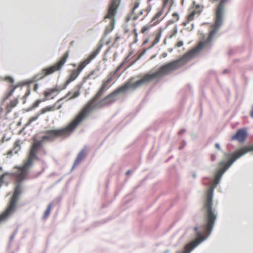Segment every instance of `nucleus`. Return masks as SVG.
<instances>
[{"instance_id": "nucleus-51", "label": "nucleus", "mask_w": 253, "mask_h": 253, "mask_svg": "<svg viewBox=\"0 0 253 253\" xmlns=\"http://www.w3.org/2000/svg\"><path fill=\"white\" fill-rule=\"evenodd\" d=\"M186 131V129L185 128L181 129L178 133L179 135L182 134L183 133L185 132Z\"/></svg>"}, {"instance_id": "nucleus-45", "label": "nucleus", "mask_w": 253, "mask_h": 253, "mask_svg": "<svg viewBox=\"0 0 253 253\" xmlns=\"http://www.w3.org/2000/svg\"><path fill=\"white\" fill-rule=\"evenodd\" d=\"M96 50H95L94 51H92L88 56L91 57H93V59H94L97 55V54H96Z\"/></svg>"}, {"instance_id": "nucleus-46", "label": "nucleus", "mask_w": 253, "mask_h": 253, "mask_svg": "<svg viewBox=\"0 0 253 253\" xmlns=\"http://www.w3.org/2000/svg\"><path fill=\"white\" fill-rule=\"evenodd\" d=\"M30 93H31V91H30V89H28L27 91V92H26V93L25 94L24 97L26 98V97H27L30 94Z\"/></svg>"}, {"instance_id": "nucleus-14", "label": "nucleus", "mask_w": 253, "mask_h": 253, "mask_svg": "<svg viewBox=\"0 0 253 253\" xmlns=\"http://www.w3.org/2000/svg\"><path fill=\"white\" fill-rule=\"evenodd\" d=\"M79 73L76 70L72 71L69 78L66 81V85H68L71 82L74 81L79 75Z\"/></svg>"}, {"instance_id": "nucleus-49", "label": "nucleus", "mask_w": 253, "mask_h": 253, "mask_svg": "<svg viewBox=\"0 0 253 253\" xmlns=\"http://www.w3.org/2000/svg\"><path fill=\"white\" fill-rule=\"evenodd\" d=\"M169 0H163V7L164 8L167 5Z\"/></svg>"}, {"instance_id": "nucleus-59", "label": "nucleus", "mask_w": 253, "mask_h": 253, "mask_svg": "<svg viewBox=\"0 0 253 253\" xmlns=\"http://www.w3.org/2000/svg\"><path fill=\"white\" fill-rule=\"evenodd\" d=\"M131 19V15H128L126 18V22H128Z\"/></svg>"}, {"instance_id": "nucleus-17", "label": "nucleus", "mask_w": 253, "mask_h": 253, "mask_svg": "<svg viewBox=\"0 0 253 253\" xmlns=\"http://www.w3.org/2000/svg\"><path fill=\"white\" fill-rule=\"evenodd\" d=\"M99 70H93L87 77L84 78V80L88 78L95 79L98 76V72Z\"/></svg>"}, {"instance_id": "nucleus-23", "label": "nucleus", "mask_w": 253, "mask_h": 253, "mask_svg": "<svg viewBox=\"0 0 253 253\" xmlns=\"http://www.w3.org/2000/svg\"><path fill=\"white\" fill-rule=\"evenodd\" d=\"M160 22L159 20L156 21L154 24L149 25L148 26H144L141 29V33L144 34L146 31L149 30L152 26L156 25Z\"/></svg>"}, {"instance_id": "nucleus-43", "label": "nucleus", "mask_w": 253, "mask_h": 253, "mask_svg": "<svg viewBox=\"0 0 253 253\" xmlns=\"http://www.w3.org/2000/svg\"><path fill=\"white\" fill-rule=\"evenodd\" d=\"M125 64V62H123L121 64V65H120L116 69L114 73H116V74L117 73V72L121 69V68L122 67V66L124 65V64Z\"/></svg>"}, {"instance_id": "nucleus-7", "label": "nucleus", "mask_w": 253, "mask_h": 253, "mask_svg": "<svg viewBox=\"0 0 253 253\" xmlns=\"http://www.w3.org/2000/svg\"><path fill=\"white\" fill-rule=\"evenodd\" d=\"M69 56V51H67L61 59L55 65L50 66L48 68H44L42 71L44 73V75H42L41 73L37 74L35 75L31 80L25 82L23 84H30L40 79H43L45 76H47L53 73L55 71L60 70L65 63L66 62Z\"/></svg>"}, {"instance_id": "nucleus-12", "label": "nucleus", "mask_w": 253, "mask_h": 253, "mask_svg": "<svg viewBox=\"0 0 253 253\" xmlns=\"http://www.w3.org/2000/svg\"><path fill=\"white\" fill-rule=\"evenodd\" d=\"M227 0H221L217 6L215 15L224 18V4Z\"/></svg>"}, {"instance_id": "nucleus-8", "label": "nucleus", "mask_w": 253, "mask_h": 253, "mask_svg": "<svg viewBox=\"0 0 253 253\" xmlns=\"http://www.w3.org/2000/svg\"><path fill=\"white\" fill-rule=\"evenodd\" d=\"M251 151H253V146L244 147L237 150L232 154L225 153L224 155L226 158H231V159L229 160L228 163L225 160L220 161L219 163V166L224 168L225 170H227L236 160Z\"/></svg>"}, {"instance_id": "nucleus-34", "label": "nucleus", "mask_w": 253, "mask_h": 253, "mask_svg": "<svg viewBox=\"0 0 253 253\" xmlns=\"http://www.w3.org/2000/svg\"><path fill=\"white\" fill-rule=\"evenodd\" d=\"M52 107L51 106H47L45 108H42L41 110V114H42L46 113L47 111H50L52 110Z\"/></svg>"}, {"instance_id": "nucleus-11", "label": "nucleus", "mask_w": 253, "mask_h": 253, "mask_svg": "<svg viewBox=\"0 0 253 253\" xmlns=\"http://www.w3.org/2000/svg\"><path fill=\"white\" fill-rule=\"evenodd\" d=\"M121 0H112L109 7V12L113 16H115L117 12Z\"/></svg>"}, {"instance_id": "nucleus-2", "label": "nucleus", "mask_w": 253, "mask_h": 253, "mask_svg": "<svg viewBox=\"0 0 253 253\" xmlns=\"http://www.w3.org/2000/svg\"><path fill=\"white\" fill-rule=\"evenodd\" d=\"M223 23L224 18L215 15L214 23L211 26L213 29L210 32L207 39L205 41L201 42L197 47L193 48L186 52L180 58L161 66L160 68L164 75H166L169 74V71L177 69L180 62L182 61L186 62L190 59L193 58L197 53L204 48L206 44L211 42L214 35L219 31Z\"/></svg>"}, {"instance_id": "nucleus-38", "label": "nucleus", "mask_w": 253, "mask_h": 253, "mask_svg": "<svg viewBox=\"0 0 253 253\" xmlns=\"http://www.w3.org/2000/svg\"><path fill=\"white\" fill-rule=\"evenodd\" d=\"M81 161L80 160H79L78 158H76V160H75L74 162V164H73V167H72V168L71 170V171H72L74 167L77 165H78Z\"/></svg>"}, {"instance_id": "nucleus-24", "label": "nucleus", "mask_w": 253, "mask_h": 253, "mask_svg": "<svg viewBox=\"0 0 253 253\" xmlns=\"http://www.w3.org/2000/svg\"><path fill=\"white\" fill-rule=\"evenodd\" d=\"M116 74V73H110L108 76V79L106 81L103 82V84L107 86L112 80L113 77Z\"/></svg>"}, {"instance_id": "nucleus-63", "label": "nucleus", "mask_w": 253, "mask_h": 253, "mask_svg": "<svg viewBox=\"0 0 253 253\" xmlns=\"http://www.w3.org/2000/svg\"><path fill=\"white\" fill-rule=\"evenodd\" d=\"M63 179V177H61L60 178H59L58 180H57L55 183H54V184H57V183H58L59 182H60Z\"/></svg>"}, {"instance_id": "nucleus-27", "label": "nucleus", "mask_w": 253, "mask_h": 253, "mask_svg": "<svg viewBox=\"0 0 253 253\" xmlns=\"http://www.w3.org/2000/svg\"><path fill=\"white\" fill-rule=\"evenodd\" d=\"M86 65V63H85V61H82L79 66L78 68L76 70L80 74V73L82 71V70L85 68V67Z\"/></svg>"}, {"instance_id": "nucleus-35", "label": "nucleus", "mask_w": 253, "mask_h": 253, "mask_svg": "<svg viewBox=\"0 0 253 253\" xmlns=\"http://www.w3.org/2000/svg\"><path fill=\"white\" fill-rule=\"evenodd\" d=\"M18 103V100L17 98L13 100L10 101V107L11 108L15 107Z\"/></svg>"}, {"instance_id": "nucleus-56", "label": "nucleus", "mask_w": 253, "mask_h": 253, "mask_svg": "<svg viewBox=\"0 0 253 253\" xmlns=\"http://www.w3.org/2000/svg\"><path fill=\"white\" fill-rule=\"evenodd\" d=\"M139 5H140V3L139 2H136L135 3V5H134V9L137 8L139 7Z\"/></svg>"}, {"instance_id": "nucleus-30", "label": "nucleus", "mask_w": 253, "mask_h": 253, "mask_svg": "<svg viewBox=\"0 0 253 253\" xmlns=\"http://www.w3.org/2000/svg\"><path fill=\"white\" fill-rule=\"evenodd\" d=\"M45 99H42V100H41V99H38L32 105V107H33V108L35 109L36 108L38 107L40 104L42 102H43L44 101H45Z\"/></svg>"}, {"instance_id": "nucleus-50", "label": "nucleus", "mask_w": 253, "mask_h": 253, "mask_svg": "<svg viewBox=\"0 0 253 253\" xmlns=\"http://www.w3.org/2000/svg\"><path fill=\"white\" fill-rule=\"evenodd\" d=\"M172 16L173 17H177V20H179V14L177 12H174L173 14H172Z\"/></svg>"}, {"instance_id": "nucleus-52", "label": "nucleus", "mask_w": 253, "mask_h": 253, "mask_svg": "<svg viewBox=\"0 0 253 253\" xmlns=\"http://www.w3.org/2000/svg\"><path fill=\"white\" fill-rule=\"evenodd\" d=\"M215 147L220 150H221V148H220V144L218 143H216L215 144Z\"/></svg>"}, {"instance_id": "nucleus-33", "label": "nucleus", "mask_w": 253, "mask_h": 253, "mask_svg": "<svg viewBox=\"0 0 253 253\" xmlns=\"http://www.w3.org/2000/svg\"><path fill=\"white\" fill-rule=\"evenodd\" d=\"M103 38H102V39L101 40V41H100V42H99L98 47H97V49H95V50H96V54H98L99 53V52H100V51L101 49L102 48V47H103V43H102V42H101V41H103Z\"/></svg>"}, {"instance_id": "nucleus-25", "label": "nucleus", "mask_w": 253, "mask_h": 253, "mask_svg": "<svg viewBox=\"0 0 253 253\" xmlns=\"http://www.w3.org/2000/svg\"><path fill=\"white\" fill-rule=\"evenodd\" d=\"M86 156V152L84 149H83L78 154L77 158L82 161L83 160Z\"/></svg>"}, {"instance_id": "nucleus-22", "label": "nucleus", "mask_w": 253, "mask_h": 253, "mask_svg": "<svg viewBox=\"0 0 253 253\" xmlns=\"http://www.w3.org/2000/svg\"><path fill=\"white\" fill-rule=\"evenodd\" d=\"M161 38V33H158L156 35V37L153 42V44L150 46L147 49H151L157 43H158Z\"/></svg>"}, {"instance_id": "nucleus-54", "label": "nucleus", "mask_w": 253, "mask_h": 253, "mask_svg": "<svg viewBox=\"0 0 253 253\" xmlns=\"http://www.w3.org/2000/svg\"><path fill=\"white\" fill-rule=\"evenodd\" d=\"M174 21L173 20H170L167 23V26H168L169 25L173 24Z\"/></svg>"}, {"instance_id": "nucleus-36", "label": "nucleus", "mask_w": 253, "mask_h": 253, "mask_svg": "<svg viewBox=\"0 0 253 253\" xmlns=\"http://www.w3.org/2000/svg\"><path fill=\"white\" fill-rule=\"evenodd\" d=\"M18 86V85H15L14 86L12 89L7 93L6 95V98H9L10 96H11L13 93L14 92L15 89Z\"/></svg>"}, {"instance_id": "nucleus-13", "label": "nucleus", "mask_w": 253, "mask_h": 253, "mask_svg": "<svg viewBox=\"0 0 253 253\" xmlns=\"http://www.w3.org/2000/svg\"><path fill=\"white\" fill-rule=\"evenodd\" d=\"M42 140H38L34 139V142L32 144V147L30 150H33L34 151H38V150L42 147Z\"/></svg>"}, {"instance_id": "nucleus-9", "label": "nucleus", "mask_w": 253, "mask_h": 253, "mask_svg": "<svg viewBox=\"0 0 253 253\" xmlns=\"http://www.w3.org/2000/svg\"><path fill=\"white\" fill-rule=\"evenodd\" d=\"M21 193V186L20 184H16L14 188L13 195L11 198V200L8 207L5 211L1 214L4 218H7L15 210L16 205L18 202L19 196Z\"/></svg>"}, {"instance_id": "nucleus-64", "label": "nucleus", "mask_w": 253, "mask_h": 253, "mask_svg": "<svg viewBox=\"0 0 253 253\" xmlns=\"http://www.w3.org/2000/svg\"><path fill=\"white\" fill-rule=\"evenodd\" d=\"M211 159V161H214L215 160V159H216L215 155H212Z\"/></svg>"}, {"instance_id": "nucleus-53", "label": "nucleus", "mask_w": 253, "mask_h": 253, "mask_svg": "<svg viewBox=\"0 0 253 253\" xmlns=\"http://www.w3.org/2000/svg\"><path fill=\"white\" fill-rule=\"evenodd\" d=\"M138 41V36L135 37L134 41L133 43H131L130 44V46H131V45L133 43H136Z\"/></svg>"}, {"instance_id": "nucleus-55", "label": "nucleus", "mask_w": 253, "mask_h": 253, "mask_svg": "<svg viewBox=\"0 0 253 253\" xmlns=\"http://www.w3.org/2000/svg\"><path fill=\"white\" fill-rule=\"evenodd\" d=\"M38 87H39L38 84H34V90L35 91H37V89H38Z\"/></svg>"}, {"instance_id": "nucleus-48", "label": "nucleus", "mask_w": 253, "mask_h": 253, "mask_svg": "<svg viewBox=\"0 0 253 253\" xmlns=\"http://www.w3.org/2000/svg\"><path fill=\"white\" fill-rule=\"evenodd\" d=\"M184 42L183 41H179L177 43L176 45L177 46V47H179L182 46Z\"/></svg>"}, {"instance_id": "nucleus-37", "label": "nucleus", "mask_w": 253, "mask_h": 253, "mask_svg": "<svg viewBox=\"0 0 253 253\" xmlns=\"http://www.w3.org/2000/svg\"><path fill=\"white\" fill-rule=\"evenodd\" d=\"M80 94V90H78L76 91H75L73 94V95H72L71 97H70V98H69L70 99H74L77 97H78Z\"/></svg>"}, {"instance_id": "nucleus-41", "label": "nucleus", "mask_w": 253, "mask_h": 253, "mask_svg": "<svg viewBox=\"0 0 253 253\" xmlns=\"http://www.w3.org/2000/svg\"><path fill=\"white\" fill-rule=\"evenodd\" d=\"M163 13V9L159 11L155 15V18H159Z\"/></svg>"}, {"instance_id": "nucleus-3", "label": "nucleus", "mask_w": 253, "mask_h": 253, "mask_svg": "<svg viewBox=\"0 0 253 253\" xmlns=\"http://www.w3.org/2000/svg\"><path fill=\"white\" fill-rule=\"evenodd\" d=\"M223 23L224 18L215 15L214 23L211 26L213 29L210 32L207 39L205 41L201 42L197 47L193 48L186 52L180 58L161 66L160 68L164 75H166L169 74V71L177 69L180 62L182 61L186 62L190 59L193 58L197 53L204 48L206 44L211 42L214 35L219 31Z\"/></svg>"}, {"instance_id": "nucleus-4", "label": "nucleus", "mask_w": 253, "mask_h": 253, "mask_svg": "<svg viewBox=\"0 0 253 253\" xmlns=\"http://www.w3.org/2000/svg\"><path fill=\"white\" fill-rule=\"evenodd\" d=\"M205 209V215H204V223L202 225V227L206 235L205 237H203V233L199 231V227L195 226L194 228V231L196 232L195 235L197 237L196 239L194 241L187 243L184 245L183 248V250L181 252L177 251L176 253H190L193 250L197 247L200 244L206 241L210 236L212 233V230L215 225V223L217 218L214 221L213 227H211V224L209 222L208 219L207 211L206 207V203L204 206Z\"/></svg>"}, {"instance_id": "nucleus-20", "label": "nucleus", "mask_w": 253, "mask_h": 253, "mask_svg": "<svg viewBox=\"0 0 253 253\" xmlns=\"http://www.w3.org/2000/svg\"><path fill=\"white\" fill-rule=\"evenodd\" d=\"M112 27L111 28L109 26H107L106 27L105 31V34H104V37H105L107 34H108L109 33H110L112 31H113L115 27V18H113V22L112 23Z\"/></svg>"}, {"instance_id": "nucleus-31", "label": "nucleus", "mask_w": 253, "mask_h": 253, "mask_svg": "<svg viewBox=\"0 0 253 253\" xmlns=\"http://www.w3.org/2000/svg\"><path fill=\"white\" fill-rule=\"evenodd\" d=\"M147 50V49H144L143 52L139 54L138 56L137 57V58L132 62L131 65L134 64L137 60H139L145 54Z\"/></svg>"}, {"instance_id": "nucleus-6", "label": "nucleus", "mask_w": 253, "mask_h": 253, "mask_svg": "<svg viewBox=\"0 0 253 253\" xmlns=\"http://www.w3.org/2000/svg\"><path fill=\"white\" fill-rule=\"evenodd\" d=\"M80 123L79 119L76 116L74 120L63 128L46 130L45 133L47 134L43 135L41 140H42V142L48 140L52 137H68Z\"/></svg>"}, {"instance_id": "nucleus-62", "label": "nucleus", "mask_w": 253, "mask_h": 253, "mask_svg": "<svg viewBox=\"0 0 253 253\" xmlns=\"http://www.w3.org/2000/svg\"><path fill=\"white\" fill-rule=\"evenodd\" d=\"M148 42H149V40H148V39H145V40L144 41V42H143V44H142V45H144V44H145L147 43Z\"/></svg>"}, {"instance_id": "nucleus-58", "label": "nucleus", "mask_w": 253, "mask_h": 253, "mask_svg": "<svg viewBox=\"0 0 253 253\" xmlns=\"http://www.w3.org/2000/svg\"><path fill=\"white\" fill-rule=\"evenodd\" d=\"M111 47H109L105 52V55H106L108 53H109L111 50Z\"/></svg>"}, {"instance_id": "nucleus-47", "label": "nucleus", "mask_w": 253, "mask_h": 253, "mask_svg": "<svg viewBox=\"0 0 253 253\" xmlns=\"http://www.w3.org/2000/svg\"><path fill=\"white\" fill-rule=\"evenodd\" d=\"M112 16H114L112 14L110 13L108 11V13L105 16V18H109V19H112L114 18H112Z\"/></svg>"}, {"instance_id": "nucleus-32", "label": "nucleus", "mask_w": 253, "mask_h": 253, "mask_svg": "<svg viewBox=\"0 0 253 253\" xmlns=\"http://www.w3.org/2000/svg\"><path fill=\"white\" fill-rule=\"evenodd\" d=\"M196 13V11L195 10L193 11L189 15L187 16L188 22L192 20L195 15Z\"/></svg>"}, {"instance_id": "nucleus-28", "label": "nucleus", "mask_w": 253, "mask_h": 253, "mask_svg": "<svg viewBox=\"0 0 253 253\" xmlns=\"http://www.w3.org/2000/svg\"><path fill=\"white\" fill-rule=\"evenodd\" d=\"M18 231V228H17L12 233V234L11 235L9 238V241L8 244V246L9 248L10 247V242L13 240L15 236L16 235Z\"/></svg>"}, {"instance_id": "nucleus-60", "label": "nucleus", "mask_w": 253, "mask_h": 253, "mask_svg": "<svg viewBox=\"0 0 253 253\" xmlns=\"http://www.w3.org/2000/svg\"><path fill=\"white\" fill-rule=\"evenodd\" d=\"M33 109H34V108H33V107H32V106H31V107H29L28 109H27L26 110V112H29V111H32V110H33Z\"/></svg>"}, {"instance_id": "nucleus-40", "label": "nucleus", "mask_w": 253, "mask_h": 253, "mask_svg": "<svg viewBox=\"0 0 253 253\" xmlns=\"http://www.w3.org/2000/svg\"><path fill=\"white\" fill-rule=\"evenodd\" d=\"M5 80L6 81L9 82L10 83H11L12 84L14 82L13 78H12V77H11L10 76L6 77Z\"/></svg>"}, {"instance_id": "nucleus-15", "label": "nucleus", "mask_w": 253, "mask_h": 253, "mask_svg": "<svg viewBox=\"0 0 253 253\" xmlns=\"http://www.w3.org/2000/svg\"><path fill=\"white\" fill-rule=\"evenodd\" d=\"M32 161L33 160L31 158L28 157L27 162L24 165L22 169V172L27 173V172L29 169V168L33 165Z\"/></svg>"}, {"instance_id": "nucleus-16", "label": "nucleus", "mask_w": 253, "mask_h": 253, "mask_svg": "<svg viewBox=\"0 0 253 253\" xmlns=\"http://www.w3.org/2000/svg\"><path fill=\"white\" fill-rule=\"evenodd\" d=\"M32 161L33 160L31 158L28 157L27 162L24 165L22 169V172L27 173V172L29 169V168L33 165Z\"/></svg>"}, {"instance_id": "nucleus-39", "label": "nucleus", "mask_w": 253, "mask_h": 253, "mask_svg": "<svg viewBox=\"0 0 253 253\" xmlns=\"http://www.w3.org/2000/svg\"><path fill=\"white\" fill-rule=\"evenodd\" d=\"M93 59V57H89L88 56L85 60H84L83 61H85V63H86V65L89 64L91 60Z\"/></svg>"}, {"instance_id": "nucleus-57", "label": "nucleus", "mask_w": 253, "mask_h": 253, "mask_svg": "<svg viewBox=\"0 0 253 253\" xmlns=\"http://www.w3.org/2000/svg\"><path fill=\"white\" fill-rule=\"evenodd\" d=\"M4 219H5L3 215H1V214H0V223L1 222H2V221H3Z\"/></svg>"}, {"instance_id": "nucleus-10", "label": "nucleus", "mask_w": 253, "mask_h": 253, "mask_svg": "<svg viewBox=\"0 0 253 253\" xmlns=\"http://www.w3.org/2000/svg\"><path fill=\"white\" fill-rule=\"evenodd\" d=\"M248 136V131L246 128L239 129L231 137L232 140H238L240 143L245 141Z\"/></svg>"}, {"instance_id": "nucleus-26", "label": "nucleus", "mask_w": 253, "mask_h": 253, "mask_svg": "<svg viewBox=\"0 0 253 253\" xmlns=\"http://www.w3.org/2000/svg\"><path fill=\"white\" fill-rule=\"evenodd\" d=\"M58 90H59V89L57 87L51 88L49 90L46 91L44 92V96L46 97H47L49 96H50L51 94H52L53 92H54L55 91H58Z\"/></svg>"}, {"instance_id": "nucleus-18", "label": "nucleus", "mask_w": 253, "mask_h": 253, "mask_svg": "<svg viewBox=\"0 0 253 253\" xmlns=\"http://www.w3.org/2000/svg\"><path fill=\"white\" fill-rule=\"evenodd\" d=\"M38 151H34L33 150H30L29 154V157L32 160H37L38 161H40V158L38 157L37 155V153Z\"/></svg>"}, {"instance_id": "nucleus-44", "label": "nucleus", "mask_w": 253, "mask_h": 253, "mask_svg": "<svg viewBox=\"0 0 253 253\" xmlns=\"http://www.w3.org/2000/svg\"><path fill=\"white\" fill-rule=\"evenodd\" d=\"M177 33V26H175L174 28L173 34L170 36V38H172L173 36L176 35V34Z\"/></svg>"}, {"instance_id": "nucleus-29", "label": "nucleus", "mask_w": 253, "mask_h": 253, "mask_svg": "<svg viewBox=\"0 0 253 253\" xmlns=\"http://www.w3.org/2000/svg\"><path fill=\"white\" fill-rule=\"evenodd\" d=\"M40 115V114H38L36 116L31 118L29 119V122L26 125V126H28L30 125L33 122L37 120H38Z\"/></svg>"}, {"instance_id": "nucleus-42", "label": "nucleus", "mask_w": 253, "mask_h": 253, "mask_svg": "<svg viewBox=\"0 0 253 253\" xmlns=\"http://www.w3.org/2000/svg\"><path fill=\"white\" fill-rule=\"evenodd\" d=\"M67 85H66V81L65 83H64V84H63L62 87H60V86L58 87H57L59 89L58 91H60L61 90L65 89L67 87Z\"/></svg>"}, {"instance_id": "nucleus-19", "label": "nucleus", "mask_w": 253, "mask_h": 253, "mask_svg": "<svg viewBox=\"0 0 253 253\" xmlns=\"http://www.w3.org/2000/svg\"><path fill=\"white\" fill-rule=\"evenodd\" d=\"M52 207V202H51L48 205L46 210L44 211L43 215V218H46L48 216V215H49L50 210H51Z\"/></svg>"}, {"instance_id": "nucleus-5", "label": "nucleus", "mask_w": 253, "mask_h": 253, "mask_svg": "<svg viewBox=\"0 0 253 253\" xmlns=\"http://www.w3.org/2000/svg\"><path fill=\"white\" fill-rule=\"evenodd\" d=\"M224 168L220 167L215 173V182L213 186H211L208 191L206 201V207L207 211L208 218L210 223L211 224V228L213 227L214 221L217 217V214L215 210L213 209V196L214 188H216L218 184L220 183L221 179L224 174L226 171Z\"/></svg>"}, {"instance_id": "nucleus-61", "label": "nucleus", "mask_w": 253, "mask_h": 253, "mask_svg": "<svg viewBox=\"0 0 253 253\" xmlns=\"http://www.w3.org/2000/svg\"><path fill=\"white\" fill-rule=\"evenodd\" d=\"M133 32H134V36L135 37L138 36V33L137 32V29H134Z\"/></svg>"}, {"instance_id": "nucleus-21", "label": "nucleus", "mask_w": 253, "mask_h": 253, "mask_svg": "<svg viewBox=\"0 0 253 253\" xmlns=\"http://www.w3.org/2000/svg\"><path fill=\"white\" fill-rule=\"evenodd\" d=\"M26 174V173L22 172L21 170V173L18 175L17 184H20V186H21V183L25 179Z\"/></svg>"}, {"instance_id": "nucleus-1", "label": "nucleus", "mask_w": 253, "mask_h": 253, "mask_svg": "<svg viewBox=\"0 0 253 253\" xmlns=\"http://www.w3.org/2000/svg\"><path fill=\"white\" fill-rule=\"evenodd\" d=\"M152 70L150 72L145 74L143 77L134 83V77H131L124 85L119 86L112 93L106 96L104 98L99 100L100 97L105 90L106 86L103 84L96 94L88 101L84 107V109L77 116L79 119V122H82L94 109L96 108H102L106 105H110L117 100V96L122 93L126 92L129 89H135L141 85L148 84L158 77H162L164 75L161 70L152 73Z\"/></svg>"}]
</instances>
